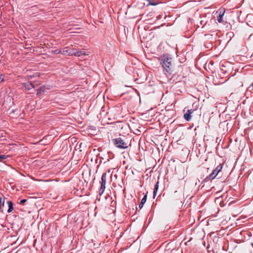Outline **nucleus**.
I'll return each instance as SVG.
<instances>
[{
    "label": "nucleus",
    "mask_w": 253,
    "mask_h": 253,
    "mask_svg": "<svg viewBox=\"0 0 253 253\" xmlns=\"http://www.w3.org/2000/svg\"><path fill=\"white\" fill-rule=\"evenodd\" d=\"M6 158V156L4 155H0V161L1 162L2 159H5Z\"/></svg>",
    "instance_id": "15"
},
{
    "label": "nucleus",
    "mask_w": 253,
    "mask_h": 253,
    "mask_svg": "<svg viewBox=\"0 0 253 253\" xmlns=\"http://www.w3.org/2000/svg\"><path fill=\"white\" fill-rule=\"evenodd\" d=\"M43 87H42V86L40 87L37 90V94L39 95V94H41L42 92L43 91Z\"/></svg>",
    "instance_id": "13"
},
{
    "label": "nucleus",
    "mask_w": 253,
    "mask_h": 253,
    "mask_svg": "<svg viewBox=\"0 0 253 253\" xmlns=\"http://www.w3.org/2000/svg\"><path fill=\"white\" fill-rule=\"evenodd\" d=\"M107 182V176L106 173H103L101 177V184L100 186L101 193L102 194L106 188V184Z\"/></svg>",
    "instance_id": "4"
},
{
    "label": "nucleus",
    "mask_w": 253,
    "mask_h": 253,
    "mask_svg": "<svg viewBox=\"0 0 253 253\" xmlns=\"http://www.w3.org/2000/svg\"><path fill=\"white\" fill-rule=\"evenodd\" d=\"M150 4L152 5H156L155 3H150Z\"/></svg>",
    "instance_id": "20"
},
{
    "label": "nucleus",
    "mask_w": 253,
    "mask_h": 253,
    "mask_svg": "<svg viewBox=\"0 0 253 253\" xmlns=\"http://www.w3.org/2000/svg\"><path fill=\"white\" fill-rule=\"evenodd\" d=\"M0 202L1 204L3 206L4 205V198L0 197Z\"/></svg>",
    "instance_id": "14"
},
{
    "label": "nucleus",
    "mask_w": 253,
    "mask_h": 253,
    "mask_svg": "<svg viewBox=\"0 0 253 253\" xmlns=\"http://www.w3.org/2000/svg\"><path fill=\"white\" fill-rule=\"evenodd\" d=\"M222 169V165H219L212 171V172L209 176L207 177L206 178L208 179L209 180H212L214 179L216 177V176L218 175L219 172L221 171Z\"/></svg>",
    "instance_id": "3"
},
{
    "label": "nucleus",
    "mask_w": 253,
    "mask_h": 253,
    "mask_svg": "<svg viewBox=\"0 0 253 253\" xmlns=\"http://www.w3.org/2000/svg\"><path fill=\"white\" fill-rule=\"evenodd\" d=\"M27 201V200L26 199H23L22 200H21L20 201V203L22 204H23L24 203H25Z\"/></svg>",
    "instance_id": "17"
},
{
    "label": "nucleus",
    "mask_w": 253,
    "mask_h": 253,
    "mask_svg": "<svg viewBox=\"0 0 253 253\" xmlns=\"http://www.w3.org/2000/svg\"><path fill=\"white\" fill-rule=\"evenodd\" d=\"M146 200H147V194H146L143 197V198L141 200L140 203L139 205V207L140 208V209H141L143 207L144 204L146 203Z\"/></svg>",
    "instance_id": "10"
},
{
    "label": "nucleus",
    "mask_w": 253,
    "mask_h": 253,
    "mask_svg": "<svg viewBox=\"0 0 253 253\" xmlns=\"http://www.w3.org/2000/svg\"><path fill=\"white\" fill-rule=\"evenodd\" d=\"M57 53H60V54L63 55H67L69 56H72V54H70V53H72V49H69L68 47H66L62 49H59Z\"/></svg>",
    "instance_id": "5"
},
{
    "label": "nucleus",
    "mask_w": 253,
    "mask_h": 253,
    "mask_svg": "<svg viewBox=\"0 0 253 253\" xmlns=\"http://www.w3.org/2000/svg\"><path fill=\"white\" fill-rule=\"evenodd\" d=\"M4 80V78L2 74H0V83Z\"/></svg>",
    "instance_id": "16"
},
{
    "label": "nucleus",
    "mask_w": 253,
    "mask_h": 253,
    "mask_svg": "<svg viewBox=\"0 0 253 253\" xmlns=\"http://www.w3.org/2000/svg\"><path fill=\"white\" fill-rule=\"evenodd\" d=\"M114 145L122 149H126L128 147V144L121 137H118L112 139Z\"/></svg>",
    "instance_id": "2"
},
{
    "label": "nucleus",
    "mask_w": 253,
    "mask_h": 253,
    "mask_svg": "<svg viewBox=\"0 0 253 253\" xmlns=\"http://www.w3.org/2000/svg\"><path fill=\"white\" fill-rule=\"evenodd\" d=\"M70 54H72V56L74 55L77 57H81L85 55V53L84 51H77L75 49H73L72 53H70Z\"/></svg>",
    "instance_id": "6"
},
{
    "label": "nucleus",
    "mask_w": 253,
    "mask_h": 253,
    "mask_svg": "<svg viewBox=\"0 0 253 253\" xmlns=\"http://www.w3.org/2000/svg\"><path fill=\"white\" fill-rule=\"evenodd\" d=\"M35 76H28L27 77V78H28V79H31V78H32L33 77H35Z\"/></svg>",
    "instance_id": "19"
},
{
    "label": "nucleus",
    "mask_w": 253,
    "mask_h": 253,
    "mask_svg": "<svg viewBox=\"0 0 253 253\" xmlns=\"http://www.w3.org/2000/svg\"><path fill=\"white\" fill-rule=\"evenodd\" d=\"M58 51H59V50H55L54 51H53L52 52L55 53V54H59V53H57Z\"/></svg>",
    "instance_id": "18"
},
{
    "label": "nucleus",
    "mask_w": 253,
    "mask_h": 253,
    "mask_svg": "<svg viewBox=\"0 0 253 253\" xmlns=\"http://www.w3.org/2000/svg\"><path fill=\"white\" fill-rule=\"evenodd\" d=\"M23 86H24L27 90H30L31 89L34 88V86L30 82H27L22 83Z\"/></svg>",
    "instance_id": "9"
},
{
    "label": "nucleus",
    "mask_w": 253,
    "mask_h": 253,
    "mask_svg": "<svg viewBox=\"0 0 253 253\" xmlns=\"http://www.w3.org/2000/svg\"><path fill=\"white\" fill-rule=\"evenodd\" d=\"M159 181H157L155 185V188L153 192V198H155L157 195V193L159 188Z\"/></svg>",
    "instance_id": "12"
},
{
    "label": "nucleus",
    "mask_w": 253,
    "mask_h": 253,
    "mask_svg": "<svg viewBox=\"0 0 253 253\" xmlns=\"http://www.w3.org/2000/svg\"><path fill=\"white\" fill-rule=\"evenodd\" d=\"M162 61L164 70L168 73L171 74L172 71L171 58L168 55L164 56Z\"/></svg>",
    "instance_id": "1"
},
{
    "label": "nucleus",
    "mask_w": 253,
    "mask_h": 253,
    "mask_svg": "<svg viewBox=\"0 0 253 253\" xmlns=\"http://www.w3.org/2000/svg\"><path fill=\"white\" fill-rule=\"evenodd\" d=\"M194 112L192 109L188 110L184 115V118L187 121H190L191 119V114Z\"/></svg>",
    "instance_id": "7"
},
{
    "label": "nucleus",
    "mask_w": 253,
    "mask_h": 253,
    "mask_svg": "<svg viewBox=\"0 0 253 253\" xmlns=\"http://www.w3.org/2000/svg\"><path fill=\"white\" fill-rule=\"evenodd\" d=\"M7 204L8 206V209L7 210V212L8 213L11 212L13 210V203L11 201H7Z\"/></svg>",
    "instance_id": "11"
},
{
    "label": "nucleus",
    "mask_w": 253,
    "mask_h": 253,
    "mask_svg": "<svg viewBox=\"0 0 253 253\" xmlns=\"http://www.w3.org/2000/svg\"><path fill=\"white\" fill-rule=\"evenodd\" d=\"M224 13L225 11L224 10H220L219 11V15L217 17V21L218 23H220L223 21L222 19Z\"/></svg>",
    "instance_id": "8"
}]
</instances>
